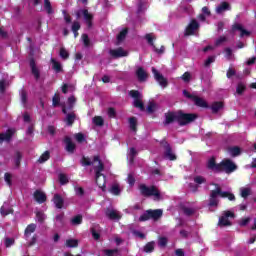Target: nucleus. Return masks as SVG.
<instances>
[{
    "mask_svg": "<svg viewBox=\"0 0 256 256\" xmlns=\"http://www.w3.org/2000/svg\"><path fill=\"white\" fill-rule=\"evenodd\" d=\"M197 114L185 113L183 110L170 111L165 113L164 125H171V123H178L179 127H185L190 123H193L197 119Z\"/></svg>",
    "mask_w": 256,
    "mask_h": 256,
    "instance_id": "1",
    "label": "nucleus"
},
{
    "mask_svg": "<svg viewBox=\"0 0 256 256\" xmlns=\"http://www.w3.org/2000/svg\"><path fill=\"white\" fill-rule=\"evenodd\" d=\"M210 185L215 187V189L211 190L210 192L208 203L210 207H217V205H219V199H217V197H221L222 199H228V201H235V194L229 191H223L218 183L212 182Z\"/></svg>",
    "mask_w": 256,
    "mask_h": 256,
    "instance_id": "2",
    "label": "nucleus"
},
{
    "mask_svg": "<svg viewBox=\"0 0 256 256\" xmlns=\"http://www.w3.org/2000/svg\"><path fill=\"white\" fill-rule=\"evenodd\" d=\"M139 191L142 197H154V201H161V199H163L161 191H159V188L155 185L147 186L145 184H140Z\"/></svg>",
    "mask_w": 256,
    "mask_h": 256,
    "instance_id": "3",
    "label": "nucleus"
},
{
    "mask_svg": "<svg viewBox=\"0 0 256 256\" xmlns=\"http://www.w3.org/2000/svg\"><path fill=\"white\" fill-rule=\"evenodd\" d=\"M183 95L187 99H191V101H194V104L196 105V107H202L203 109H208L209 104L207 103V101H205V99H203L199 96L190 94L189 91H187V90H183Z\"/></svg>",
    "mask_w": 256,
    "mask_h": 256,
    "instance_id": "4",
    "label": "nucleus"
},
{
    "mask_svg": "<svg viewBox=\"0 0 256 256\" xmlns=\"http://www.w3.org/2000/svg\"><path fill=\"white\" fill-rule=\"evenodd\" d=\"M222 171L230 175V173L237 171V165L231 159H224L220 162V173H222Z\"/></svg>",
    "mask_w": 256,
    "mask_h": 256,
    "instance_id": "5",
    "label": "nucleus"
},
{
    "mask_svg": "<svg viewBox=\"0 0 256 256\" xmlns=\"http://www.w3.org/2000/svg\"><path fill=\"white\" fill-rule=\"evenodd\" d=\"M161 147H163L164 151V157L165 159H168L169 161H177V155L173 153V148H171V144L167 142L166 139H163L160 141Z\"/></svg>",
    "mask_w": 256,
    "mask_h": 256,
    "instance_id": "6",
    "label": "nucleus"
},
{
    "mask_svg": "<svg viewBox=\"0 0 256 256\" xmlns=\"http://www.w3.org/2000/svg\"><path fill=\"white\" fill-rule=\"evenodd\" d=\"M129 95L134 99V107L140 109V111H145V104L141 100V92L138 90H130Z\"/></svg>",
    "mask_w": 256,
    "mask_h": 256,
    "instance_id": "7",
    "label": "nucleus"
},
{
    "mask_svg": "<svg viewBox=\"0 0 256 256\" xmlns=\"http://www.w3.org/2000/svg\"><path fill=\"white\" fill-rule=\"evenodd\" d=\"M200 27L201 24H199L196 19H192L185 28L184 37H191V35H195V31H199Z\"/></svg>",
    "mask_w": 256,
    "mask_h": 256,
    "instance_id": "8",
    "label": "nucleus"
},
{
    "mask_svg": "<svg viewBox=\"0 0 256 256\" xmlns=\"http://www.w3.org/2000/svg\"><path fill=\"white\" fill-rule=\"evenodd\" d=\"M229 217H235V213L231 211H224L223 216L219 218L218 226L219 227H231L232 223L229 220Z\"/></svg>",
    "mask_w": 256,
    "mask_h": 256,
    "instance_id": "9",
    "label": "nucleus"
},
{
    "mask_svg": "<svg viewBox=\"0 0 256 256\" xmlns=\"http://www.w3.org/2000/svg\"><path fill=\"white\" fill-rule=\"evenodd\" d=\"M152 73L154 75V79L159 83L160 87H167L169 85V81H167V78L163 76V74H160L159 70L155 67H152Z\"/></svg>",
    "mask_w": 256,
    "mask_h": 256,
    "instance_id": "10",
    "label": "nucleus"
},
{
    "mask_svg": "<svg viewBox=\"0 0 256 256\" xmlns=\"http://www.w3.org/2000/svg\"><path fill=\"white\" fill-rule=\"evenodd\" d=\"M15 133L16 130L14 128L7 129L5 133L0 132V143H11Z\"/></svg>",
    "mask_w": 256,
    "mask_h": 256,
    "instance_id": "11",
    "label": "nucleus"
},
{
    "mask_svg": "<svg viewBox=\"0 0 256 256\" xmlns=\"http://www.w3.org/2000/svg\"><path fill=\"white\" fill-rule=\"evenodd\" d=\"M62 113H64V115H66L65 118V123L68 127H73V123H75V119H77V114H75V112H71L67 114V107L63 106L62 107Z\"/></svg>",
    "mask_w": 256,
    "mask_h": 256,
    "instance_id": "12",
    "label": "nucleus"
},
{
    "mask_svg": "<svg viewBox=\"0 0 256 256\" xmlns=\"http://www.w3.org/2000/svg\"><path fill=\"white\" fill-rule=\"evenodd\" d=\"M96 185L102 189L103 192L107 191V176L105 174H95Z\"/></svg>",
    "mask_w": 256,
    "mask_h": 256,
    "instance_id": "13",
    "label": "nucleus"
},
{
    "mask_svg": "<svg viewBox=\"0 0 256 256\" xmlns=\"http://www.w3.org/2000/svg\"><path fill=\"white\" fill-rule=\"evenodd\" d=\"M207 169L209 171H215L216 173H221V163L217 164V160L215 159L214 156H212L207 164H206Z\"/></svg>",
    "mask_w": 256,
    "mask_h": 256,
    "instance_id": "14",
    "label": "nucleus"
},
{
    "mask_svg": "<svg viewBox=\"0 0 256 256\" xmlns=\"http://www.w3.org/2000/svg\"><path fill=\"white\" fill-rule=\"evenodd\" d=\"M64 143L66 145L65 149H66L67 153H69L70 155H73V153H75V150L77 149V145L73 142L71 137L66 136L64 138Z\"/></svg>",
    "mask_w": 256,
    "mask_h": 256,
    "instance_id": "15",
    "label": "nucleus"
},
{
    "mask_svg": "<svg viewBox=\"0 0 256 256\" xmlns=\"http://www.w3.org/2000/svg\"><path fill=\"white\" fill-rule=\"evenodd\" d=\"M93 161L94 163L98 162V166L94 167L95 175H103V171H105V164H103L99 155L94 156Z\"/></svg>",
    "mask_w": 256,
    "mask_h": 256,
    "instance_id": "16",
    "label": "nucleus"
},
{
    "mask_svg": "<svg viewBox=\"0 0 256 256\" xmlns=\"http://www.w3.org/2000/svg\"><path fill=\"white\" fill-rule=\"evenodd\" d=\"M109 53L111 57H113V59H120V57H127V51H124L122 47H119L117 49H110Z\"/></svg>",
    "mask_w": 256,
    "mask_h": 256,
    "instance_id": "17",
    "label": "nucleus"
},
{
    "mask_svg": "<svg viewBox=\"0 0 256 256\" xmlns=\"http://www.w3.org/2000/svg\"><path fill=\"white\" fill-rule=\"evenodd\" d=\"M34 200L39 203V205H42V203H45L47 201V194L41 190H36L33 194Z\"/></svg>",
    "mask_w": 256,
    "mask_h": 256,
    "instance_id": "18",
    "label": "nucleus"
},
{
    "mask_svg": "<svg viewBox=\"0 0 256 256\" xmlns=\"http://www.w3.org/2000/svg\"><path fill=\"white\" fill-rule=\"evenodd\" d=\"M81 13L84 17L88 29H91V27H93V14L89 13V10L87 9L81 10Z\"/></svg>",
    "mask_w": 256,
    "mask_h": 256,
    "instance_id": "19",
    "label": "nucleus"
},
{
    "mask_svg": "<svg viewBox=\"0 0 256 256\" xmlns=\"http://www.w3.org/2000/svg\"><path fill=\"white\" fill-rule=\"evenodd\" d=\"M232 31H240V37H250L251 36V32L249 30H245V28H243V25L241 24H234L232 26Z\"/></svg>",
    "mask_w": 256,
    "mask_h": 256,
    "instance_id": "20",
    "label": "nucleus"
},
{
    "mask_svg": "<svg viewBox=\"0 0 256 256\" xmlns=\"http://www.w3.org/2000/svg\"><path fill=\"white\" fill-rule=\"evenodd\" d=\"M52 201L56 209H63V205H65V200L60 194H54Z\"/></svg>",
    "mask_w": 256,
    "mask_h": 256,
    "instance_id": "21",
    "label": "nucleus"
},
{
    "mask_svg": "<svg viewBox=\"0 0 256 256\" xmlns=\"http://www.w3.org/2000/svg\"><path fill=\"white\" fill-rule=\"evenodd\" d=\"M30 69L32 75H34L36 81L41 77V73L39 72V69L37 68V64L35 63V59L31 58L30 59Z\"/></svg>",
    "mask_w": 256,
    "mask_h": 256,
    "instance_id": "22",
    "label": "nucleus"
},
{
    "mask_svg": "<svg viewBox=\"0 0 256 256\" xmlns=\"http://www.w3.org/2000/svg\"><path fill=\"white\" fill-rule=\"evenodd\" d=\"M225 11H231V4H229V2L224 1L216 7V13L218 15H221L222 13H225Z\"/></svg>",
    "mask_w": 256,
    "mask_h": 256,
    "instance_id": "23",
    "label": "nucleus"
},
{
    "mask_svg": "<svg viewBox=\"0 0 256 256\" xmlns=\"http://www.w3.org/2000/svg\"><path fill=\"white\" fill-rule=\"evenodd\" d=\"M148 213L150 215V219H153V221H159L161 217H163V210L156 209V210H148Z\"/></svg>",
    "mask_w": 256,
    "mask_h": 256,
    "instance_id": "24",
    "label": "nucleus"
},
{
    "mask_svg": "<svg viewBox=\"0 0 256 256\" xmlns=\"http://www.w3.org/2000/svg\"><path fill=\"white\" fill-rule=\"evenodd\" d=\"M106 217H108V219L111 221H119V219H121V215H119L117 211L110 209L106 210Z\"/></svg>",
    "mask_w": 256,
    "mask_h": 256,
    "instance_id": "25",
    "label": "nucleus"
},
{
    "mask_svg": "<svg viewBox=\"0 0 256 256\" xmlns=\"http://www.w3.org/2000/svg\"><path fill=\"white\" fill-rule=\"evenodd\" d=\"M36 230H37V224L35 223L29 224L24 231V237H26V239H29V237H31V233H33Z\"/></svg>",
    "mask_w": 256,
    "mask_h": 256,
    "instance_id": "26",
    "label": "nucleus"
},
{
    "mask_svg": "<svg viewBox=\"0 0 256 256\" xmlns=\"http://www.w3.org/2000/svg\"><path fill=\"white\" fill-rule=\"evenodd\" d=\"M51 63L52 69L55 71V73H63V66L61 65V62L55 60V58H52Z\"/></svg>",
    "mask_w": 256,
    "mask_h": 256,
    "instance_id": "27",
    "label": "nucleus"
},
{
    "mask_svg": "<svg viewBox=\"0 0 256 256\" xmlns=\"http://www.w3.org/2000/svg\"><path fill=\"white\" fill-rule=\"evenodd\" d=\"M137 78L140 82L147 81V72H145V69L143 67H140L136 71Z\"/></svg>",
    "mask_w": 256,
    "mask_h": 256,
    "instance_id": "28",
    "label": "nucleus"
},
{
    "mask_svg": "<svg viewBox=\"0 0 256 256\" xmlns=\"http://www.w3.org/2000/svg\"><path fill=\"white\" fill-rule=\"evenodd\" d=\"M22 160H23V153H21V151H16L14 155V165L16 169H19V167H21Z\"/></svg>",
    "mask_w": 256,
    "mask_h": 256,
    "instance_id": "29",
    "label": "nucleus"
},
{
    "mask_svg": "<svg viewBox=\"0 0 256 256\" xmlns=\"http://www.w3.org/2000/svg\"><path fill=\"white\" fill-rule=\"evenodd\" d=\"M223 107H224V104L221 101L212 103V105H211L212 113L214 115L219 113V111H221V109H223Z\"/></svg>",
    "mask_w": 256,
    "mask_h": 256,
    "instance_id": "30",
    "label": "nucleus"
},
{
    "mask_svg": "<svg viewBox=\"0 0 256 256\" xmlns=\"http://www.w3.org/2000/svg\"><path fill=\"white\" fill-rule=\"evenodd\" d=\"M144 253H153L155 251V242L151 241L148 242L144 248H143Z\"/></svg>",
    "mask_w": 256,
    "mask_h": 256,
    "instance_id": "31",
    "label": "nucleus"
},
{
    "mask_svg": "<svg viewBox=\"0 0 256 256\" xmlns=\"http://www.w3.org/2000/svg\"><path fill=\"white\" fill-rule=\"evenodd\" d=\"M109 193L115 196L121 195V188L119 187V184H114L110 187Z\"/></svg>",
    "mask_w": 256,
    "mask_h": 256,
    "instance_id": "32",
    "label": "nucleus"
},
{
    "mask_svg": "<svg viewBox=\"0 0 256 256\" xmlns=\"http://www.w3.org/2000/svg\"><path fill=\"white\" fill-rule=\"evenodd\" d=\"M49 159H51V152L47 150L39 157L37 161L38 163H45L46 161H49Z\"/></svg>",
    "mask_w": 256,
    "mask_h": 256,
    "instance_id": "33",
    "label": "nucleus"
},
{
    "mask_svg": "<svg viewBox=\"0 0 256 256\" xmlns=\"http://www.w3.org/2000/svg\"><path fill=\"white\" fill-rule=\"evenodd\" d=\"M97 227H99V225L90 228V232L92 233V237L95 241H99V239H101V234L97 232Z\"/></svg>",
    "mask_w": 256,
    "mask_h": 256,
    "instance_id": "34",
    "label": "nucleus"
},
{
    "mask_svg": "<svg viewBox=\"0 0 256 256\" xmlns=\"http://www.w3.org/2000/svg\"><path fill=\"white\" fill-rule=\"evenodd\" d=\"M247 90V86L243 82H239L236 87L237 95H242Z\"/></svg>",
    "mask_w": 256,
    "mask_h": 256,
    "instance_id": "35",
    "label": "nucleus"
},
{
    "mask_svg": "<svg viewBox=\"0 0 256 256\" xmlns=\"http://www.w3.org/2000/svg\"><path fill=\"white\" fill-rule=\"evenodd\" d=\"M229 153L232 157H239V155H241V148H239V146L231 147L229 148Z\"/></svg>",
    "mask_w": 256,
    "mask_h": 256,
    "instance_id": "36",
    "label": "nucleus"
},
{
    "mask_svg": "<svg viewBox=\"0 0 256 256\" xmlns=\"http://www.w3.org/2000/svg\"><path fill=\"white\" fill-rule=\"evenodd\" d=\"M194 183H196V185H203L205 183H207V178L206 177H203L201 175H197L194 177L193 179Z\"/></svg>",
    "mask_w": 256,
    "mask_h": 256,
    "instance_id": "37",
    "label": "nucleus"
},
{
    "mask_svg": "<svg viewBox=\"0 0 256 256\" xmlns=\"http://www.w3.org/2000/svg\"><path fill=\"white\" fill-rule=\"evenodd\" d=\"M66 247L71 248H75V247H79V240L77 239H68L66 240Z\"/></svg>",
    "mask_w": 256,
    "mask_h": 256,
    "instance_id": "38",
    "label": "nucleus"
},
{
    "mask_svg": "<svg viewBox=\"0 0 256 256\" xmlns=\"http://www.w3.org/2000/svg\"><path fill=\"white\" fill-rule=\"evenodd\" d=\"M44 9L48 15H53V6H51V1L44 0Z\"/></svg>",
    "mask_w": 256,
    "mask_h": 256,
    "instance_id": "39",
    "label": "nucleus"
},
{
    "mask_svg": "<svg viewBox=\"0 0 256 256\" xmlns=\"http://www.w3.org/2000/svg\"><path fill=\"white\" fill-rule=\"evenodd\" d=\"M127 33H129V29L124 28L120 33L117 35V41H125V38L127 37Z\"/></svg>",
    "mask_w": 256,
    "mask_h": 256,
    "instance_id": "40",
    "label": "nucleus"
},
{
    "mask_svg": "<svg viewBox=\"0 0 256 256\" xmlns=\"http://www.w3.org/2000/svg\"><path fill=\"white\" fill-rule=\"evenodd\" d=\"M93 123L97 127H103V125H105V120H103V117H101V116H95L93 118Z\"/></svg>",
    "mask_w": 256,
    "mask_h": 256,
    "instance_id": "41",
    "label": "nucleus"
},
{
    "mask_svg": "<svg viewBox=\"0 0 256 256\" xmlns=\"http://www.w3.org/2000/svg\"><path fill=\"white\" fill-rule=\"evenodd\" d=\"M129 125H130L131 131L137 132V118L136 117L129 118Z\"/></svg>",
    "mask_w": 256,
    "mask_h": 256,
    "instance_id": "42",
    "label": "nucleus"
},
{
    "mask_svg": "<svg viewBox=\"0 0 256 256\" xmlns=\"http://www.w3.org/2000/svg\"><path fill=\"white\" fill-rule=\"evenodd\" d=\"M83 223V216L78 214L71 219L72 225H81Z\"/></svg>",
    "mask_w": 256,
    "mask_h": 256,
    "instance_id": "43",
    "label": "nucleus"
},
{
    "mask_svg": "<svg viewBox=\"0 0 256 256\" xmlns=\"http://www.w3.org/2000/svg\"><path fill=\"white\" fill-rule=\"evenodd\" d=\"M82 167H91L93 165V162L91 161V158L83 156L80 161Z\"/></svg>",
    "mask_w": 256,
    "mask_h": 256,
    "instance_id": "44",
    "label": "nucleus"
},
{
    "mask_svg": "<svg viewBox=\"0 0 256 256\" xmlns=\"http://www.w3.org/2000/svg\"><path fill=\"white\" fill-rule=\"evenodd\" d=\"M119 253V249H105L104 256H115Z\"/></svg>",
    "mask_w": 256,
    "mask_h": 256,
    "instance_id": "45",
    "label": "nucleus"
},
{
    "mask_svg": "<svg viewBox=\"0 0 256 256\" xmlns=\"http://www.w3.org/2000/svg\"><path fill=\"white\" fill-rule=\"evenodd\" d=\"M157 109V104L155 102H149L148 106L146 108L147 113H155V110Z\"/></svg>",
    "mask_w": 256,
    "mask_h": 256,
    "instance_id": "46",
    "label": "nucleus"
},
{
    "mask_svg": "<svg viewBox=\"0 0 256 256\" xmlns=\"http://www.w3.org/2000/svg\"><path fill=\"white\" fill-rule=\"evenodd\" d=\"M182 211L187 217H191V215L195 214V209L189 207H182Z\"/></svg>",
    "mask_w": 256,
    "mask_h": 256,
    "instance_id": "47",
    "label": "nucleus"
},
{
    "mask_svg": "<svg viewBox=\"0 0 256 256\" xmlns=\"http://www.w3.org/2000/svg\"><path fill=\"white\" fill-rule=\"evenodd\" d=\"M249 223H251V217H246V218H242L239 222L238 225L240 227H247V225H249Z\"/></svg>",
    "mask_w": 256,
    "mask_h": 256,
    "instance_id": "48",
    "label": "nucleus"
},
{
    "mask_svg": "<svg viewBox=\"0 0 256 256\" xmlns=\"http://www.w3.org/2000/svg\"><path fill=\"white\" fill-rule=\"evenodd\" d=\"M149 219H151V216L149 214V210H146L145 213H143L140 217H139V221L141 223L145 222V221H149Z\"/></svg>",
    "mask_w": 256,
    "mask_h": 256,
    "instance_id": "49",
    "label": "nucleus"
},
{
    "mask_svg": "<svg viewBox=\"0 0 256 256\" xmlns=\"http://www.w3.org/2000/svg\"><path fill=\"white\" fill-rule=\"evenodd\" d=\"M60 103H61V97H59V94H55L52 98L53 107H59Z\"/></svg>",
    "mask_w": 256,
    "mask_h": 256,
    "instance_id": "50",
    "label": "nucleus"
},
{
    "mask_svg": "<svg viewBox=\"0 0 256 256\" xmlns=\"http://www.w3.org/2000/svg\"><path fill=\"white\" fill-rule=\"evenodd\" d=\"M167 243H169V240L167 239V237L162 236L158 238L159 247H167Z\"/></svg>",
    "mask_w": 256,
    "mask_h": 256,
    "instance_id": "51",
    "label": "nucleus"
},
{
    "mask_svg": "<svg viewBox=\"0 0 256 256\" xmlns=\"http://www.w3.org/2000/svg\"><path fill=\"white\" fill-rule=\"evenodd\" d=\"M249 195H251V188H242L241 189V197H243V199H247L249 197Z\"/></svg>",
    "mask_w": 256,
    "mask_h": 256,
    "instance_id": "52",
    "label": "nucleus"
},
{
    "mask_svg": "<svg viewBox=\"0 0 256 256\" xmlns=\"http://www.w3.org/2000/svg\"><path fill=\"white\" fill-rule=\"evenodd\" d=\"M107 113L110 119H115L117 117V110H115L113 107L108 108Z\"/></svg>",
    "mask_w": 256,
    "mask_h": 256,
    "instance_id": "53",
    "label": "nucleus"
},
{
    "mask_svg": "<svg viewBox=\"0 0 256 256\" xmlns=\"http://www.w3.org/2000/svg\"><path fill=\"white\" fill-rule=\"evenodd\" d=\"M4 179H5V182L7 183V185L9 186V187H11L12 185H13V182H12V176H11V174L9 173V172H6L5 174H4Z\"/></svg>",
    "mask_w": 256,
    "mask_h": 256,
    "instance_id": "54",
    "label": "nucleus"
},
{
    "mask_svg": "<svg viewBox=\"0 0 256 256\" xmlns=\"http://www.w3.org/2000/svg\"><path fill=\"white\" fill-rule=\"evenodd\" d=\"M61 59H69V52L65 48H60V53H59Z\"/></svg>",
    "mask_w": 256,
    "mask_h": 256,
    "instance_id": "55",
    "label": "nucleus"
},
{
    "mask_svg": "<svg viewBox=\"0 0 256 256\" xmlns=\"http://www.w3.org/2000/svg\"><path fill=\"white\" fill-rule=\"evenodd\" d=\"M36 218L38 219V223H45V219H46L45 213L37 212Z\"/></svg>",
    "mask_w": 256,
    "mask_h": 256,
    "instance_id": "56",
    "label": "nucleus"
},
{
    "mask_svg": "<svg viewBox=\"0 0 256 256\" xmlns=\"http://www.w3.org/2000/svg\"><path fill=\"white\" fill-rule=\"evenodd\" d=\"M145 39H146L147 43L150 44L151 47H153V49H155V43L153 42V40L155 38H153V36L151 34H146Z\"/></svg>",
    "mask_w": 256,
    "mask_h": 256,
    "instance_id": "57",
    "label": "nucleus"
},
{
    "mask_svg": "<svg viewBox=\"0 0 256 256\" xmlns=\"http://www.w3.org/2000/svg\"><path fill=\"white\" fill-rule=\"evenodd\" d=\"M82 41H83L84 47H89V45H91V40H89V35L87 34H82Z\"/></svg>",
    "mask_w": 256,
    "mask_h": 256,
    "instance_id": "58",
    "label": "nucleus"
},
{
    "mask_svg": "<svg viewBox=\"0 0 256 256\" xmlns=\"http://www.w3.org/2000/svg\"><path fill=\"white\" fill-rule=\"evenodd\" d=\"M59 181H60V184L62 185H67V183H69V179L65 174H59Z\"/></svg>",
    "mask_w": 256,
    "mask_h": 256,
    "instance_id": "59",
    "label": "nucleus"
},
{
    "mask_svg": "<svg viewBox=\"0 0 256 256\" xmlns=\"http://www.w3.org/2000/svg\"><path fill=\"white\" fill-rule=\"evenodd\" d=\"M20 96L23 105H27V91L25 89L21 90Z\"/></svg>",
    "mask_w": 256,
    "mask_h": 256,
    "instance_id": "60",
    "label": "nucleus"
},
{
    "mask_svg": "<svg viewBox=\"0 0 256 256\" xmlns=\"http://www.w3.org/2000/svg\"><path fill=\"white\" fill-rule=\"evenodd\" d=\"M77 101V99L75 98V96H70L68 98V109L71 111V109H73V106L75 105V102Z\"/></svg>",
    "mask_w": 256,
    "mask_h": 256,
    "instance_id": "61",
    "label": "nucleus"
},
{
    "mask_svg": "<svg viewBox=\"0 0 256 256\" xmlns=\"http://www.w3.org/2000/svg\"><path fill=\"white\" fill-rule=\"evenodd\" d=\"M227 42V38L225 36H220L216 41H215V46L219 47L220 45H223V43Z\"/></svg>",
    "mask_w": 256,
    "mask_h": 256,
    "instance_id": "62",
    "label": "nucleus"
},
{
    "mask_svg": "<svg viewBox=\"0 0 256 256\" xmlns=\"http://www.w3.org/2000/svg\"><path fill=\"white\" fill-rule=\"evenodd\" d=\"M181 79L184 81V83H189V81H191V73L190 72H185L181 76Z\"/></svg>",
    "mask_w": 256,
    "mask_h": 256,
    "instance_id": "63",
    "label": "nucleus"
},
{
    "mask_svg": "<svg viewBox=\"0 0 256 256\" xmlns=\"http://www.w3.org/2000/svg\"><path fill=\"white\" fill-rule=\"evenodd\" d=\"M75 139L78 143H83L85 141V134L83 133H77L75 135Z\"/></svg>",
    "mask_w": 256,
    "mask_h": 256,
    "instance_id": "64",
    "label": "nucleus"
}]
</instances>
